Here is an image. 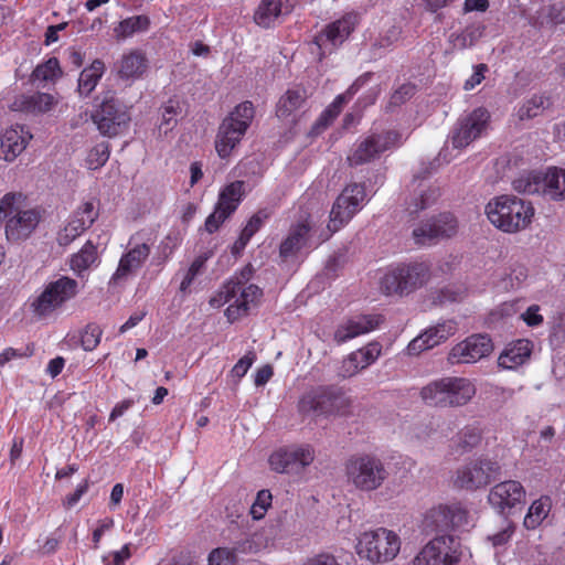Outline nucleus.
Returning a JSON list of instances; mask_svg holds the SVG:
<instances>
[{
	"label": "nucleus",
	"mask_w": 565,
	"mask_h": 565,
	"mask_svg": "<svg viewBox=\"0 0 565 565\" xmlns=\"http://www.w3.org/2000/svg\"><path fill=\"white\" fill-rule=\"evenodd\" d=\"M552 509V499L548 495H542L534 500L530 505L527 513L524 518V526L529 530L539 527L542 522L548 516Z\"/></svg>",
	"instance_id": "nucleus-38"
},
{
	"label": "nucleus",
	"mask_w": 565,
	"mask_h": 565,
	"mask_svg": "<svg viewBox=\"0 0 565 565\" xmlns=\"http://www.w3.org/2000/svg\"><path fill=\"white\" fill-rule=\"evenodd\" d=\"M358 24V13L348 12L340 19L328 23L320 32L316 34L313 42L320 49H327L329 46L337 47L349 39Z\"/></svg>",
	"instance_id": "nucleus-24"
},
{
	"label": "nucleus",
	"mask_w": 565,
	"mask_h": 565,
	"mask_svg": "<svg viewBox=\"0 0 565 565\" xmlns=\"http://www.w3.org/2000/svg\"><path fill=\"white\" fill-rule=\"evenodd\" d=\"M457 331V322L455 320H445L434 327L426 329L416 337L407 345L409 354L417 355L423 351L435 348L436 345L447 341Z\"/></svg>",
	"instance_id": "nucleus-26"
},
{
	"label": "nucleus",
	"mask_w": 565,
	"mask_h": 565,
	"mask_svg": "<svg viewBox=\"0 0 565 565\" xmlns=\"http://www.w3.org/2000/svg\"><path fill=\"white\" fill-rule=\"evenodd\" d=\"M181 111L180 103L174 99H169L161 107V122L159 129H163L164 134L172 130L177 125V117Z\"/></svg>",
	"instance_id": "nucleus-47"
},
{
	"label": "nucleus",
	"mask_w": 565,
	"mask_h": 565,
	"mask_svg": "<svg viewBox=\"0 0 565 565\" xmlns=\"http://www.w3.org/2000/svg\"><path fill=\"white\" fill-rule=\"evenodd\" d=\"M226 212L215 205L214 211L205 220V231L213 234L218 231L221 225L230 217Z\"/></svg>",
	"instance_id": "nucleus-56"
},
{
	"label": "nucleus",
	"mask_w": 565,
	"mask_h": 565,
	"mask_svg": "<svg viewBox=\"0 0 565 565\" xmlns=\"http://www.w3.org/2000/svg\"><path fill=\"white\" fill-rule=\"evenodd\" d=\"M361 370L362 367H360L356 356L351 352L345 359H343L339 369V375L347 379L358 374Z\"/></svg>",
	"instance_id": "nucleus-59"
},
{
	"label": "nucleus",
	"mask_w": 565,
	"mask_h": 565,
	"mask_svg": "<svg viewBox=\"0 0 565 565\" xmlns=\"http://www.w3.org/2000/svg\"><path fill=\"white\" fill-rule=\"evenodd\" d=\"M150 26V19L147 15H132L121 20L115 28L114 33L118 40L132 36L137 32L147 31Z\"/></svg>",
	"instance_id": "nucleus-41"
},
{
	"label": "nucleus",
	"mask_w": 565,
	"mask_h": 565,
	"mask_svg": "<svg viewBox=\"0 0 565 565\" xmlns=\"http://www.w3.org/2000/svg\"><path fill=\"white\" fill-rule=\"evenodd\" d=\"M32 135L24 126L15 125L7 128L1 136V150L3 159L12 162L26 148Z\"/></svg>",
	"instance_id": "nucleus-29"
},
{
	"label": "nucleus",
	"mask_w": 565,
	"mask_h": 565,
	"mask_svg": "<svg viewBox=\"0 0 565 565\" xmlns=\"http://www.w3.org/2000/svg\"><path fill=\"white\" fill-rule=\"evenodd\" d=\"M267 547V539L262 532L246 534L234 543L236 555H254Z\"/></svg>",
	"instance_id": "nucleus-43"
},
{
	"label": "nucleus",
	"mask_w": 565,
	"mask_h": 565,
	"mask_svg": "<svg viewBox=\"0 0 565 565\" xmlns=\"http://www.w3.org/2000/svg\"><path fill=\"white\" fill-rule=\"evenodd\" d=\"M403 145L402 134L396 129L382 131L371 130L364 138L356 141L347 157L350 167H359L380 159L381 156Z\"/></svg>",
	"instance_id": "nucleus-9"
},
{
	"label": "nucleus",
	"mask_w": 565,
	"mask_h": 565,
	"mask_svg": "<svg viewBox=\"0 0 565 565\" xmlns=\"http://www.w3.org/2000/svg\"><path fill=\"white\" fill-rule=\"evenodd\" d=\"M180 244L181 239L179 238L178 234L169 233L167 236H164L158 246V254L153 258L156 265H164L171 258Z\"/></svg>",
	"instance_id": "nucleus-45"
},
{
	"label": "nucleus",
	"mask_w": 565,
	"mask_h": 565,
	"mask_svg": "<svg viewBox=\"0 0 565 565\" xmlns=\"http://www.w3.org/2000/svg\"><path fill=\"white\" fill-rule=\"evenodd\" d=\"M114 526V520L111 518H105L98 521L97 527L92 533V541L94 548L99 547L100 540L105 532L109 531Z\"/></svg>",
	"instance_id": "nucleus-62"
},
{
	"label": "nucleus",
	"mask_w": 565,
	"mask_h": 565,
	"mask_svg": "<svg viewBox=\"0 0 565 565\" xmlns=\"http://www.w3.org/2000/svg\"><path fill=\"white\" fill-rule=\"evenodd\" d=\"M493 350V343L488 334H471L454 345L448 353L450 364L476 363L488 356Z\"/></svg>",
	"instance_id": "nucleus-22"
},
{
	"label": "nucleus",
	"mask_w": 565,
	"mask_h": 565,
	"mask_svg": "<svg viewBox=\"0 0 565 565\" xmlns=\"http://www.w3.org/2000/svg\"><path fill=\"white\" fill-rule=\"evenodd\" d=\"M373 77L372 72H365L360 75L342 94L345 95V100L349 102L363 86H365Z\"/></svg>",
	"instance_id": "nucleus-61"
},
{
	"label": "nucleus",
	"mask_w": 565,
	"mask_h": 565,
	"mask_svg": "<svg viewBox=\"0 0 565 565\" xmlns=\"http://www.w3.org/2000/svg\"><path fill=\"white\" fill-rule=\"evenodd\" d=\"M207 562L209 565H236L237 555L233 547H216L210 552Z\"/></svg>",
	"instance_id": "nucleus-50"
},
{
	"label": "nucleus",
	"mask_w": 565,
	"mask_h": 565,
	"mask_svg": "<svg viewBox=\"0 0 565 565\" xmlns=\"http://www.w3.org/2000/svg\"><path fill=\"white\" fill-rule=\"evenodd\" d=\"M151 245L150 239L143 241L141 238V233L138 232L131 235L128 241V248L121 255L111 280L117 282L138 271L149 258Z\"/></svg>",
	"instance_id": "nucleus-20"
},
{
	"label": "nucleus",
	"mask_w": 565,
	"mask_h": 565,
	"mask_svg": "<svg viewBox=\"0 0 565 565\" xmlns=\"http://www.w3.org/2000/svg\"><path fill=\"white\" fill-rule=\"evenodd\" d=\"M525 489L516 480H507L497 483L489 492L488 501L501 514L522 503L525 499Z\"/></svg>",
	"instance_id": "nucleus-25"
},
{
	"label": "nucleus",
	"mask_w": 565,
	"mask_h": 565,
	"mask_svg": "<svg viewBox=\"0 0 565 565\" xmlns=\"http://www.w3.org/2000/svg\"><path fill=\"white\" fill-rule=\"evenodd\" d=\"M256 360V354L254 351H248L244 356H242L233 366L232 374L238 379L245 376L250 366Z\"/></svg>",
	"instance_id": "nucleus-58"
},
{
	"label": "nucleus",
	"mask_w": 565,
	"mask_h": 565,
	"mask_svg": "<svg viewBox=\"0 0 565 565\" xmlns=\"http://www.w3.org/2000/svg\"><path fill=\"white\" fill-rule=\"evenodd\" d=\"M348 482L360 491H374L388 478L384 462L372 454H355L344 463Z\"/></svg>",
	"instance_id": "nucleus-6"
},
{
	"label": "nucleus",
	"mask_w": 565,
	"mask_h": 565,
	"mask_svg": "<svg viewBox=\"0 0 565 565\" xmlns=\"http://www.w3.org/2000/svg\"><path fill=\"white\" fill-rule=\"evenodd\" d=\"M82 234L76 230V227H73L71 224H66L56 236V242L60 246H68L71 243H73L77 237H79Z\"/></svg>",
	"instance_id": "nucleus-60"
},
{
	"label": "nucleus",
	"mask_w": 565,
	"mask_h": 565,
	"mask_svg": "<svg viewBox=\"0 0 565 565\" xmlns=\"http://www.w3.org/2000/svg\"><path fill=\"white\" fill-rule=\"evenodd\" d=\"M383 322L384 317L382 315H360L352 317L337 327L333 339L338 344H342L380 328Z\"/></svg>",
	"instance_id": "nucleus-27"
},
{
	"label": "nucleus",
	"mask_w": 565,
	"mask_h": 565,
	"mask_svg": "<svg viewBox=\"0 0 565 565\" xmlns=\"http://www.w3.org/2000/svg\"><path fill=\"white\" fill-rule=\"evenodd\" d=\"M415 94V86L407 83L401 85L397 89L393 92L390 98V104L393 106H399L404 104L406 100L411 99Z\"/></svg>",
	"instance_id": "nucleus-57"
},
{
	"label": "nucleus",
	"mask_w": 565,
	"mask_h": 565,
	"mask_svg": "<svg viewBox=\"0 0 565 565\" xmlns=\"http://www.w3.org/2000/svg\"><path fill=\"white\" fill-rule=\"evenodd\" d=\"M513 189L520 193L542 194L553 201L565 199V169L548 168L545 173L530 172L513 181Z\"/></svg>",
	"instance_id": "nucleus-10"
},
{
	"label": "nucleus",
	"mask_w": 565,
	"mask_h": 565,
	"mask_svg": "<svg viewBox=\"0 0 565 565\" xmlns=\"http://www.w3.org/2000/svg\"><path fill=\"white\" fill-rule=\"evenodd\" d=\"M103 330L97 323H88L82 334H81V343L85 351L95 350L102 339Z\"/></svg>",
	"instance_id": "nucleus-49"
},
{
	"label": "nucleus",
	"mask_w": 565,
	"mask_h": 565,
	"mask_svg": "<svg viewBox=\"0 0 565 565\" xmlns=\"http://www.w3.org/2000/svg\"><path fill=\"white\" fill-rule=\"evenodd\" d=\"M110 156V146L108 142L103 141L94 146L87 157L86 166L90 170H97L105 166Z\"/></svg>",
	"instance_id": "nucleus-46"
},
{
	"label": "nucleus",
	"mask_w": 565,
	"mask_h": 565,
	"mask_svg": "<svg viewBox=\"0 0 565 565\" xmlns=\"http://www.w3.org/2000/svg\"><path fill=\"white\" fill-rule=\"evenodd\" d=\"M500 466L490 459L470 461L457 470L455 486L465 490H477L488 486L499 473Z\"/></svg>",
	"instance_id": "nucleus-18"
},
{
	"label": "nucleus",
	"mask_w": 565,
	"mask_h": 565,
	"mask_svg": "<svg viewBox=\"0 0 565 565\" xmlns=\"http://www.w3.org/2000/svg\"><path fill=\"white\" fill-rule=\"evenodd\" d=\"M532 342L526 339H520L509 344L500 354L498 364L502 369L513 370L522 365L530 356Z\"/></svg>",
	"instance_id": "nucleus-33"
},
{
	"label": "nucleus",
	"mask_w": 565,
	"mask_h": 565,
	"mask_svg": "<svg viewBox=\"0 0 565 565\" xmlns=\"http://www.w3.org/2000/svg\"><path fill=\"white\" fill-rule=\"evenodd\" d=\"M90 118L98 131L108 138L126 132L131 121L127 106L114 95L104 96L102 102L95 105Z\"/></svg>",
	"instance_id": "nucleus-11"
},
{
	"label": "nucleus",
	"mask_w": 565,
	"mask_h": 565,
	"mask_svg": "<svg viewBox=\"0 0 565 565\" xmlns=\"http://www.w3.org/2000/svg\"><path fill=\"white\" fill-rule=\"evenodd\" d=\"M429 277L430 269L426 263H402L385 273L380 288L386 296H405L423 287Z\"/></svg>",
	"instance_id": "nucleus-7"
},
{
	"label": "nucleus",
	"mask_w": 565,
	"mask_h": 565,
	"mask_svg": "<svg viewBox=\"0 0 565 565\" xmlns=\"http://www.w3.org/2000/svg\"><path fill=\"white\" fill-rule=\"evenodd\" d=\"M55 103L54 96L49 93L20 94L10 104V109L12 111L39 115L50 111Z\"/></svg>",
	"instance_id": "nucleus-28"
},
{
	"label": "nucleus",
	"mask_w": 565,
	"mask_h": 565,
	"mask_svg": "<svg viewBox=\"0 0 565 565\" xmlns=\"http://www.w3.org/2000/svg\"><path fill=\"white\" fill-rule=\"evenodd\" d=\"M263 296V289L255 284L244 285L243 280L228 279L210 299V305L220 308L228 303L225 316L230 323H234L247 317L250 309L259 305Z\"/></svg>",
	"instance_id": "nucleus-3"
},
{
	"label": "nucleus",
	"mask_w": 565,
	"mask_h": 565,
	"mask_svg": "<svg viewBox=\"0 0 565 565\" xmlns=\"http://www.w3.org/2000/svg\"><path fill=\"white\" fill-rule=\"evenodd\" d=\"M475 383L460 376H444L422 387L423 402L431 407L456 408L467 405L476 395Z\"/></svg>",
	"instance_id": "nucleus-2"
},
{
	"label": "nucleus",
	"mask_w": 565,
	"mask_h": 565,
	"mask_svg": "<svg viewBox=\"0 0 565 565\" xmlns=\"http://www.w3.org/2000/svg\"><path fill=\"white\" fill-rule=\"evenodd\" d=\"M89 482L87 479L83 480L75 489V491L68 495L65 497L63 504L66 508H73L77 502L81 500V498L88 491Z\"/></svg>",
	"instance_id": "nucleus-63"
},
{
	"label": "nucleus",
	"mask_w": 565,
	"mask_h": 565,
	"mask_svg": "<svg viewBox=\"0 0 565 565\" xmlns=\"http://www.w3.org/2000/svg\"><path fill=\"white\" fill-rule=\"evenodd\" d=\"M382 352V345L379 342H370L365 347L356 350L353 354L356 356L360 367L366 369L373 364Z\"/></svg>",
	"instance_id": "nucleus-48"
},
{
	"label": "nucleus",
	"mask_w": 565,
	"mask_h": 565,
	"mask_svg": "<svg viewBox=\"0 0 565 565\" xmlns=\"http://www.w3.org/2000/svg\"><path fill=\"white\" fill-rule=\"evenodd\" d=\"M488 72V66L486 64H478L475 67L472 75L465 82L463 88L466 90L473 89L477 85H479L483 79L484 75Z\"/></svg>",
	"instance_id": "nucleus-64"
},
{
	"label": "nucleus",
	"mask_w": 565,
	"mask_h": 565,
	"mask_svg": "<svg viewBox=\"0 0 565 565\" xmlns=\"http://www.w3.org/2000/svg\"><path fill=\"white\" fill-rule=\"evenodd\" d=\"M15 201L14 193H7L0 201V220H6L7 238L14 242L28 238L40 222L36 211H19Z\"/></svg>",
	"instance_id": "nucleus-16"
},
{
	"label": "nucleus",
	"mask_w": 565,
	"mask_h": 565,
	"mask_svg": "<svg viewBox=\"0 0 565 565\" xmlns=\"http://www.w3.org/2000/svg\"><path fill=\"white\" fill-rule=\"evenodd\" d=\"M290 11L288 0H262L254 11L253 19L258 26L269 29L281 14H288Z\"/></svg>",
	"instance_id": "nucleus-30"
},
{
	"label": "nucleus",
	"mask_w": 565,
	"mask_h": 565,
	"mask_svg": "<svg viewBox=\"0 0 565 565\" xmlns=\"http://www.w3.org/2000/svg\"><path fill=\"white\" fill-rule=\"evenodd\" d=\"M306 100L305 89H288L278 100L276 115L279 118H288L298 110Z\"/></svg>",
	"instance_id": "nucleus-40"
},
{
	"label": "nucleus",
	"mask_w": 565,
	"mask_h": 565,
	"mask_svg": "<svg viewBox=\"0 0 565 565\" xmlns=\"http://www.w3.org/2000/svg\"><path fill=\"white\" fill-rule=\"evenodd\" d=\"M98 204H99V202L96 199H90L88 201H85L81 205L77 206V209L74 211V214L79 220L92 218V225H93L99 216Z\"/></svg>",
	"instance_id": "nucleus-53"
},
{
	"label": "nucleus",
	"mask_w": 565,
	"mask_h": 565,
	"mask_svg": "<svg viewBox=\"0 0 565 565\" xmlns=\"http://www.w3.org/2000/svg\"><path fill=\"white\" fill-rule=\"evenodd\" d=\"M491 115L484 107H478L458 120L451 136L454 148H465L487 131Z\"/></svg>",
	"instance_id": "nucleus-21"
},
{
	"label": "nucleus",
	"mask_w": 565,
	"mask_h": 565,
	"mask_svg": "<svg viewBox=\"0 0 565 565\" xmlns=\"http://www.w3.org/2000/svg\"><path fill=\"white\" fill-rule=\"evenodd\" d=\"M315 457L316 452L311 445L294 444L273 451L268 463L277 473L299 475L313 462Z\"/></svg>",
	"instance_id": "nucleus-17"
},
{
	"label": "nucleus",
	"mask_w": 565,
	"mask_h": 565,
	"mask_svg": "<svg viewBox=\"0 0 565 565\" xmlns=\"http://www.w3.org/2000/svg\"><path fill=\"white\" fill-rule=\"evenodd\" d=\"M470 523L469 511L460 502L438 504L423 519V529L430 533L451 534L466 530Z\"/></svg>",
	"instance_id": "nucleus-13"
},
{
	"label": "nucleus",
	"mask_w": 565,
	"mask_h": 565,
	"mask_svg": "<svg viewBox=\"0 0 565 565\" xmlns=\"http://www.w3.org/2000/svg\"><path fill=\"white\" fill-rule=\"evenodd\" d=\"M255 116L252 102L238 104L221 122L216 138L215 150L221 159H226L239 145Z\"/></svg>",
	"instance_id": "nucleus-5"
},
{
	"label": "nucleus",
	"mask_w": 565,
	"mask_h": 565,
	"mask_svg": "<svg viewBox=\"0 0 565 565\" xmlns=\"http://www.w3.org/2000/svg\"><path fill=\"white\" fill-rule=\"evenodd\" d=\"M462 557L460 539L454 534L436 535L413 559V565H458Z\"/></svg>",
	"instance_id": "nucleus-15"
},
{
	"label": "nucleus",
	"mask_w": 565,
	"mask_h": 565,
	"mask_svg": "<svg viewBox=\"0 0 565 565\" xmlns=\"http://www.w3.org/2000/svg\"><path fill=\"white\" fill-rule=\"evenodd\" d=\"M348 103L345 95H338L333 102L320 114L312 129L316 134H320L327 129L340 115L343 105Z\"/></svg>",
	"instance_id": "nucleus-44"
},
{
	"label": "nucleus",
	"mask_w": 565,
	"mask_h": 565,
	"mask_svg": "<svg viewBox=\"0 0 565 565\" xmlns=\"http://www.w3.org/2000/svg\"><path fill=\"white\" fill-rule=\"evenodd\" d=\"M99 263L97 245L88 239L77 253L71 256L70 268L77 277L83 278L86 271L97 267Z\"/></svg>",
	"instance_id": "nucleus-32"
},
{
	"label": "nucleus",
	"mask_w": 565,
	"mask_h": 565,
	"mask_svg": "<svg viewBox=\"0 0 565 565\" xmlns=\"http://www.w3.org/2000/svg\"><path fill=\"white\" fill-rule=\"evenodd\" d=\"M366 201V192L364 183L348 184L335 199L331 212L330 223L328 225L329 233L316 243L320 245L327 241L333 233L349 223V221L362 209Z\"/></svg>",
	"instance_id": "nucleus-14"
},
{
	"label": "nucleus",
	"mask_w": 565,
	"mask_h": 565,
	"mask_svg": "<svg viewBox=\"0 0 565 565\" xmlns=\"http://www.w3.org/2000/svg\"><path fill=\"white\" fill-rule=\"evenodd\" d=\"M313 223L308 211L300 210L298 217L290 224L287 236L279 245V256L287 260L302 248L311 247Z\"/></svg>",
	"instance_id": "nucleus-19"
},
{
	"label": "nucleus",
	"mask_w": 565,
	"mask_h": 565,
	"mask_svg": "<svg viewBox=\"0 0 565 565\" xmlns=\"http://www.w3.org/2000/svg\"><path fill=\"white\" fill-rule=\"evenodd\" d=\"M439 196L438 188L427 185L424 180H420L415 189L414 198L408 203L407 210L411 214H417L436 203Z\"/></svg>",
	"instance_id": "nucleus-37"
},
{
	"label": "nucleus",
	"mask_w": 565,
	"mask_h": 565,
	"mask_svg": "<svg viewBox=\"0 0 565 565\" xmlns=\"http://www.w3.org/2000/svg\"><path fill=\"white\" fill-rule=\"evenodd\" d=\"M551 105L552 100L548 95L533 94L522 103L516 111V116L520 120L532 119L541 115Z\"/></svg>",
	"instance_id": "nucleus-39"
},
{
	"label": "nucleus",
	"mask_w": 565,
	"mask_h": 565,
	"mask_svg": "<svg viewBox=\"0 0 565 565\" xmlns=\"http://www.w3.org/2000/svg\"><path fill=\"white\" fill-rule=\"evenodd\" d=\"M148 68V58L141 50H131L118 62V76L124 81L140 78Z\"/></svg>",
	"instance_id": "nucleus-31"
},
{
	"label": "nucleus",
	"mask_w": 565,
	"mask_h": 565,
	"mask_svg": "<svg viewBox=\"0 0 565 565\" xmlns=\"http://www.w3.org/2000/svg\"><path fill=\"white\" fill-rule=\"evenodd\" d=\"M482 440V430L478 425H467L451 440V449L456 455L471 451Z\"/></svg>",
	"instance_id": "nucleus-34"
},
{
	"label": "nucleus",
	"mask_w": 565,
	"mask_h": 565,
	"mask_svg": "<svg viewBox=\"0 0 565 565\" xmlns=\"http://www.w3.org/2000/svg\"><path fill=\"white\" fill-rule=\"evenodd\" d=\"M271 500H273V497H271V493L269 490H260L257 493L256 499L250 507V514H252L253 519H255V520L263 519L264 515L266 514L268 508H270V505H271Z\"/></svg>",
	"instance_id": "nucleus-51"
},
{
	"label": "nucleus",
	"mask_w": 565,
	"mask_h": 565,
	"mask_svg": "<svg viewBox=\"0 0 565 565\" xmlns=\"http://www.w3.org/2000/svg\"><path fill=\"white\" fill-rule=\"evenodd\" d=\"M63 75L57 57L53 56L44 63L36 65L30 75L31 83L55 82Z\"/></svg>",
	"instance_id": "nucleus-42"
},
{
	"label": "nucleus",
	"mask_w": 565,
	"mask_h": 565,
	"mask_svg": "<svg viewBox=\"0 0 565 565\" xmlns=\"http://www.w3.org/2000/svg\"><path fill=\"white\" fill-rule=\"evenodd\" d=\"M267 217L268 214L265 211H258L247 221L239 235L247 241H250V238L260 230Z\"/></svg>",
	"instance_id": "nucleus-54"
},
{
	"label": "nucleus",
	"mask_w": 565,
	"mask_h": 565,
	"mask_svg": "<svg viewBox=\"0 0 565 565\" xmlns=\"http://www.w3.org/2000/svg\"><path fill=\"white\" fill-rule=\"evenodd\" d=\"M401 550L399 536L385 527L366 531L360 535L356 553L360 557L373 563L388 562L395 558Z\"/></svg>",
	"instance_id": "nucleus-12"
},
{
	"label": "nucleus",
	"mask_w": 565,
	"mask_h": 565,
	"mask_svg": "<svg viewBox=\"0 0 565 565\" xmlns=\"http://www.w3.org/2000/svg\"><path fill=\"white\" fill-rule=\"evenodd\" d=\"M244 193L245 183L239 180L233 181L220 191L216 205L224 210L227 215H232L241 204Z\"/></svg>",
	"instance_id": "nucleus-35"
},
{
	"label": "nucleus",
	"mask_w": 565,
	"mask_h": 565,
	"mask_svg": "<svg viewBox=\"0 0 565 565\" xmlns=\"http://www.w3.org/2000/svg\"><path fill=\"white\" fill-rule=\"evenodd\" d=\"M77 294V280L68 276H61L47 282L42 292L30 300L29 308L34 317L45 319L75 298Z\"/></svg>",
	"instance_id": "nucleus-8"
},
{
	"label": "nucleus",
	"mask_w": 565,
	"mask_h": 565,
	"mask_svg": "<svg viewBox=\"0 0 565 565\" xmlns=\"http://www.w3.org/2000/svg\"><path fill=\"white\" fill-rule=\"evenodd\" d=\"M350 403V398L342 387L319 385L302 394L297 409L303 416L343 415L348 412Z\"/></svg>",
	"instance_id": "nucleus-4"
},
{
	"label": "nucleus",
	"mask_w": 565,
	"mask_h": 565,
	"mask_svg": "<svg viewBox=\"0 0 565 565\" xmlns=\"http://www.w3.org/2000/svg\"><path fill=\"white\" fill-rule=\"evenodd\" d=\"M206 259L207 258L205 256L200 255L195 257V259L191 263L189 269L186 270L180 284V290L182 292H185L191 287L196 276L202 271Z\"/></svg>",
	"instance_id": "nucleus-52"
},
{
	"label": "nucleus",
	"mask_w": 565,
	"mask_h": 565,
	"mask_svg": "<svg viewBox=\"0 0 565 565\" xmlns=\"http://www.w3.org/2000/svg\"><path fill=\"white\" fill-rule=\"evenodd\" d=\"M458 222L454 214L441 213L413 230L416 244H433L440 238H449L457 233Z\"/></svg>",
	"instance_id": "nucleus-23"
},
{
	"label": "nucleus",
	"mask_w": 565,
	"mask_h": 565,
	"mask_svg": "<svg viewBox=\"0 0 565 565\" xmlns=\"http://www.w3.org/2000/svg\"><path fill=\"white\" fill-rule=\"evenodd\" d=\"M34 353V345L28 344L23 350L7 348L0 353V366L6 365L8 362L14 359L29 358Z\"/></svg>",
	"instance_id": "nucleus-55"
},
{
	"label": "nucleus",
	"mask_w": 565,
	"mask_h": 565,
	"mask_svg": "<svg viewBox=\"0 0 565 565\" xmlns=\"http://www.w3.org/2000/svg\"><path fill=\"white\" fill-rule=\"evenodd\" d=\"M106 71L105 63L96 58L89 66L85 67L78 77V93L81 96L88 97L97 86Z\"/></svg>",
	"instance_id": "nucleus-36"
},
{
	"label": "nucleus",
	"mask_w": 565,
	"mask_h": 565,
	"mask_svg": "<svg viewBox=\"0 0 565 565\" xmlns=\"http://www.w3.org/2000/svg\"><path fill=\"white\" fill-rule=\"evenodd\" d=\"M488 220L504 233H518L530 226L535 214L530 201L515 195L503 194L493 198L486 205Z\"/></svg>",
	"instance_id": "nucleus-1"
}]
</instances>
